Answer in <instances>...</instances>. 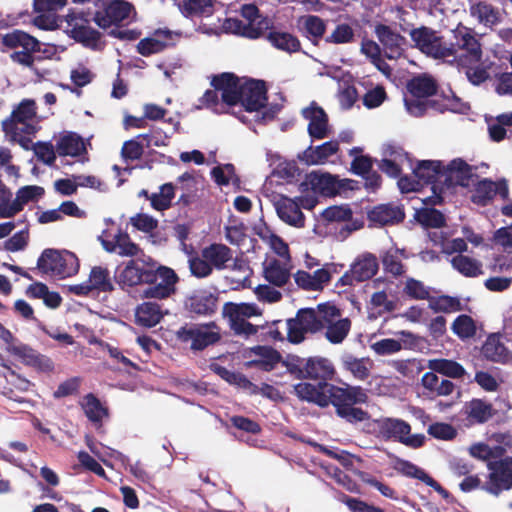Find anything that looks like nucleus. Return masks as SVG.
Masks as SVG:
<instances>
[{
  "instance_id": "1",
  "label": "nucleus",
  "mask_w": 512,
  "mask_h": 512,
  "mask_svg": "<svg viewBox=\"0 0 512 512\" xmlns=\"http://www.w3.org/2000/svg\"><path fill=\"white\" fill-rule=\"evenodd\" d=\"M414 47L428 57L445 60L453 57L459 65L480 62L482 48L473 31L459 25L453 30L455 42L447 41L439 32L428 26H420L409 31Z\"/></svg>"
},
{
  "instance_id": "2",
  "label": "nucleus",
  "mask_w": 512,
  "mask_h": 512,
  "mask_svg": "<svg viewBox=\"0 0 512 512\" xmlns=\"http://www.w3.org/2000/svg\"><path fill=\"white\" fill-rule=\"evenodd\" d=\"M294 394L300 400L321 408L333 405L337 416L351 424L364 422L370 418L367 411L355 407L356 404L366 403L368 400L366 392L360 386L340 387L323 382L322 386L314 388L309 382L303 381L294 385Z\"/></svg>"
},
{
  "instance_id": "3",
  "label": "nucleus",
  "mask_w": 512,
  "mask_h": 512,
  "mask_svg": "<svg viewBox=\"0 0 512 512\" xmlns=\"http://www.w3.org/2000/svg\"><path fill=\"white\" fill-rule=\"evenodd\" d=\"M97 7L102 10L96 11L93 21L102 29L111 28L108 35L119 40H136L140 32L131 29H121L122 24L130 18L134 6L125 0H97Z\"/></svg>"
},
{
  "instance_id": "4",
  "label": "nucleus",
  "mask_w": 512,
  "mask_h": 512,
  "mask_svg": "<svg viewBox=\"0 0 512 512\" xmlns=\"http://www.w3.org/2000/svg\"><path fill=\"white\" fill-rule=\"evenodd\" d=\"M1 43L9 49L23 48V50L14 51L10 55L13 62L28 67L39 77H44L48 74L47 70L41 73L39 69L34 66L35 61L43 59L41 56H35L34 54L42 52L46 57H50L55 52L54 46L42 50L41 43L37 38L19 29H15L3 35Z\"/></svg>"
},
{
  "instance_id": "5",
  "label": "nucleus",
  "mask_w": 512,
  "mask_h": 512,
  "mask_svg": "<svg viewBox=\"0 0 512 512\" xmlns=\"http://www.w3.org/2000/svg\"><path fill=\"white\" fill-rule=\"evenodd\" d=\"M287 372L295 379H311L317 383H310L314 388L322 386L323 382L330 383L333 380L336 370L333 363L320 356L302 358L298 355L288 354L282 361Z\"/></svg>"
},
{
  "instance_id": "6",
  "label": "nucleus",
  "mask_w": 512,
  "mask_h": 512,
  "mask_svg": "<svg viewBox=\"0 0 512 512\" xmlns=\"http://www.w3.org/2000/svg\"><path fill=\"white\" fill-rule=\"evenodd\" d=\"M472 178V167L463 159H453L447 166L443 165L441 184L432 187V195L423 200L427 206L442 205L443 194L456 186L468 187Z\"/></svg>"
},
{
  "instance_id": "7",
  "label": "nucleus",
  "mask_w": 512,
  "mask_h": 512,
  "mask_svg": "<svg viewBox=\"0 0 512 512\" xmlns=\"http://www.w3.org/2000/svg\"><path fill=\"white\" fill-rule=\"evenodd\" d=\"M157 263L151 258H135L125 263L115 275V281L124 291L140 285H151L156 282Z\"/></svg>"
},
{
  "instance_id": "8",
  "label": "nucleus",
  "mask_w": 512,
  "mask_h": 512,
  "mask_svg": "<svg viewBox=\"0 0 512 512\" xmlns=\"http://www.w3.org/2000/svg\"><path fill=\"white\" fill-rule=\"evenodd\" d=\"M93 15L89 11L70 8L65 15L67 23L66 32L69 37L84 47L98 50L100 48L101 33L90 26Z\"/></svg>"
},
{
  "instance_id": "9",
  "label": "nucleus",
  "mask_w": 512,
  "mask_h": 512,
  "mask_svg": "<svg viewBox=\"0 0 512 512\" xmlns=\"http://www.w3.org/2000/svg\"><path fill=\"white\" fill-rule=\"evenodd\" d=\"M36 269L42 274L67 278L78 273L79 261L72 252L47 248L38 258Z\"/></svg>"
},
{
  "instance_id": "10",
  "label": "nucleus",
  "mask_w": 512,
  "mask_h": 512,
  "mask_svg": "<svg viewBox=\"0 0 512 512\" xmlns=\"http://www.w3.org/2000/svg\"><path fill=\"white\" fill-rule=\"evenodd\" d=\"M176 338L182 343L190 342V349L202 351L221 340V330L216 322L185 324L176 331Z\"/></svg>"
},
{
  "instance_id": "11",
  "label": "nucleus",
  "mask_w": 512,
  "mask_h": 512,
  "mask_svg": "<svg viewBox=\"0 0 512 512\" xmlns=\"http://www.w3.org/2000/svg\"><path fill=\"white\" fill-rule=\"evenodd\" d=\"M37 106L32 99H23L18 106L13 109L9 118L2 122V129L5 133L17 134L20 129L26 135H33L37 132V127L31 121L36 117Z\"/></svg>"
},
{
  "instance_id": "12",
  "label": "nucleus",
  "mask_w": 512,
  "mask_h": 512,
  "mask_svg": "<svg viewBox=\"0 0 512 512\" xmlns=\"http://www.w3.org/2000/svg\"><path fill=\"white\" fill-rule=\"evenodd\" d=\"M380 435L385 439H394L408 447L419 448L424 445L425 436L410 435L411 426L402 419L385 418L377 421Z\"/></svg>"
},
{
  "instance_id": "13",
  "label": "nucleus",
  "mask_w": 512,
  "mask_h": 512,
  "mask_svg": "<svg viewBox=\"0 0 512 512\" xmlns=\"http://www.w3.org/2000/svg\"><path fill=\"white\" fill-rule=\"evenodd\" d=\"M115 290L114 282L108 268L94 266L91 268L88 279L80 284L69 286V291L76 295L86 297L92 292L111 293Z\"/></svg>"
},
{
  "instance_id": "14",
  "label": "nucleus",
  "mask_w": 512,
  "mask_h": 512,
  "mask_svg": "<svg viewBox=\"0 0 512 512\" xmlns=\"http://www.w3.org/2000/svg\"><path fill=\"white\" fill-rule=\"evenodd\" d=\"M487 467L490 473L482 489L498 496L502 491L512 488V457L490 461Z\"/></svg>"
},
{
  "instance_id": "15",
  "label": "nucleus",
  "mask_w": 512,
  "mask_h": 512,
  "mask_svg": "<svg viewBox=\"0 0 512 512\" xmlns=\"http://www.w3.org/2000/svg\"><path fill=\"white\" fill-rule=\"evenodd\" d=\"M219 297L207 288H199L187 294L183 301L186 312L198 317H210L218 309Z\"/></svg>"
},
{
  "instance_id": "16",
  "label": "nucleus",
  "mask_w": 512,
  "mask_h": 512,
  "mask_svg": "<svg viewBox=\"0 0 512 512\" xmlns=\"http://www.w3.org/2000/svg\"><path fill=\"white\" fill-rule=\"evenodd\" d=\"M404 205L398 202L377 204L367 210V220L370 227L382 228L394 226L405 220Z\"/></svg>"
},
{
  "instance_id": "17",
  "label": "nucleus",
  "mask_w": 512,
  "mask_h": 512,
  "mask_svg": "<svg viewBox=\"0 0 512 512\" xmlns=\"http://www.w3.org/2000/svg\"><path fill=\"white\" fill-rule=\"evenodd\" d=\"M272 21L263 15H260L255 22L244 23L238 18H227L224 22V28L236 35H240L249 39H258L266 37L267 33L272 30Z\"/></svg>"
},
{
  "instance_id": "18",
  "label": "nucleus",
  "mask_w": 512,
  "mask_h": 512,
  "mask_svg": "<svg viewBox=\"0 0 512 512\" xmlns=\"http://www.w3.org/2000/svg\"><path fill=\"white\" fill-rule=\"evenodd\" d=\"M459 414L466 427H473L487 423L497 414V411L490 402L473 398L464 403Z\"/></svg>"
},
{
  "instance_id": "19",
  "label": "nucleus",
  "mask_w": 512,
  "mask_h": 512,
  "mask_svg": "<svg viewBox=\"0 0 512 512\" xmlns=\"http://www.w3.org/2000/svg\"><path fill=\"white\" fill-rule=\"evenodd\" d=\"M178 276L175 271L166 266H158L156 282L148 285L143 291V297L148 299H166L176 291Z\"/></svg>"
},
{
  "instance_id": "20",
  "label": "nucleus",
  "mask_w": 512,
  "mask_h": 512,
  "mask_svg": "<svg viewBox=\"0 0 512 512\" xmlns=\"http://www.w3.org/2000/svg\"><path fill=\"white\" fill-rule=\"evenodd\" d=\"M496 195H499L503 200H507L509 197V186L506 179H500L493 181L488 178L480 180L474 188L471 195V201L479 206H487L494 199Z\"/></svg>"
},
{
  "instance_id": "21",
  "label": "nucleus",
  "mask_w": 512,
  "mask_h": 512,
  "mask_svg": "<svg viewBox=\"0 0 512 512\" xmlns=\"http://www.w3.org/2000/svg\"><path fill=\"white\" fill-rule=\"evenodd\" d=\"M239 103L247 112H258L266 106L267 87L263 80L250 79L242 84Z\"/></svg>"
},
{
  "instance_id": "22",
  "label": "nucleus",
  "mask_w": 512,
  "mask_h": 512,
  "mask_svg": "<svg viewBox=\"0 0 512 512\" xmlns=\"http://www.w3.org/2000/svg\"><path fill=\"white\" fill-rule=\"evenodd\" d=\"M374 33L384 50L385 57L390 60L399 59L404 53L406 39L386 24L375 25Z\"/></svg>"
},
{
  "instance_id": "23",
  "label": "nucleus",
  "mask_w": 512,
  "mask_h": 512,
  "mask_svg": "<svg viewBox=\"0 0 512 512\" xmlns=\"http://www.w3.org/2000/svg\"><path fill=\"white\" fill-rule=\"evenodd\" d=\"M243 82L234 73L224 72L213 76L211 85L221 92V100L228 106H235L241 100Z\"/></svg>"
},
{
  "instance_id": "24",
  "label": "nucleus",
  "mask_w": 512,
  "mask_h": 512,
  "mask_svg": "<svg viewBox=\"0 0 512 512\" xmlns=\"http://www.w3.org/2000/svg\"><path fill=\"white\" fill-rule=\"evenodd\" d=\"M8 351L19 358L24 365L33 367L37 371L51 372L54 369V363L48 356L40 354L28 345L11 346Z\"/></svg>"
},
{
  "instance_id": "25",
  "label": "nucleus",
  "mask_w": 512,
  "mask_h": 512,
  "mask_svg": "<svg viewBox=\"0 0 512 512\" xmlns=\"http://www.w3.org/2000/svg\"><path fill=\"white\" fill-rule=\"evenodd\" d=\"M302 116L309 120L308 134L314 139H324L328 136V116L324 109L312 102L302 110Z\"/></svg>"
},
{
  "instance_id": "26",
  "label": "nucleus",
  "mask_w": 512,
  "mask_h": 512,
  "mask_svg": "<svg viewBox=\"0 0 512 512\" xmlns=\"http://www.w3.org/2000/svg\"><path fill=\"white\" fill-rule=\"evenodd\" d=\"M173 41V32L169 29H156L151 37L141 39L137 46V52L149 57L164 51Z\"/></svg>"
},
{
  "instance_id": "27",
  "label": "nucleus",
  "mask_w": 512,
  "mask_h": 512,
  "mask_svg": "<svg viewBox=\"0 0 512 512\" xmlns=\"http://www.w3.org/2000/svg\"><path fill=\"white\" fill-rule=\"evenodd\" d=\"M326 21L317 15H304L298 19V28L302 36L317 46L326 32Z\"/></svg>"
},
{
  "instance_id": "28",
  "label": "nucleus",
  "mask_w": 512,
  "mask_h": 512,
  "mask_svg": "<svg viewBox=\"0 0 512 512\" xmlns=\"http://www.w3.org/2000/svg\"><path fill=\"white\" fill-rule=\"evenodd\" d=\"M87 419L97 428L102 426L103 419L109 417V409L93 393L86 394L79 402Z\"/></svg>"
},
{
  "instance_id": "29",
  "label": "nucleus",
  "mask_w": 512,
  "mask_h": 512,
  "mask_svg": "<svg viewBox=\"0 0 512 512\" xmlns=\"http://www.w3.org/2000/svg\"><path fill=\"white\" fill-rule=\"evenodd\" d=\"M279 218L288 225L302 228L305 225V216L299 204L291 198L283 197L276 204Z\"/></svg>"
},
{
  "instance_id": "30",
  "label": "nucleus",
  "mask_w": 512,
  "mask_h": 512,
  "mask_svg": "<svg viewBox=\"0 0 512 512\" xmlns=\"http://www.w3.org/2000/svg\"><path fill=\"white\" fill-rule=\"evenodd\" d=\"M443 171V163L440 160H421L413 169L414 176L419 179L422 185L441 184L440 176Z\"/></svg>"
},
{
  "instance_id": "31",
  "label": "nucleus",
  "mask_w": 512,
  "mask_h": 512,
  "mask_svg": "<svg viewBox=\"0 0 512 512\" xmlns=\"http://www.w3.org/2000/svg\"><path fill=\"white\" fill-rule=\"evenodd\" d=\"M469 12L473 18L486 27H493L502 21L500 10L488 0H479L471 4Z\"/></svg>"
},
{
  "instance_id": "32",
  "label": "nucleus",
  "mask_w": 512,
  "mask_h": 512,
  "mask_svg": "<svg viewBox=\"0 0 512 512\" xmlns=\"http://www.w3.org/2000/svg\"><path fill=\"white\" fill-rule=\"evenodd\" d=\"M315 193L323 196H334L339 192L340 185L336 177L329 173L312 172L307 175V182Z\"/></svg>"
},
{
  "instance_id": "33",
  "label": "nucleus",
  "mask_w": 512,
  "mask_h": 512,
  "mask_svg": "<svg viewBox=\"0 0 512 512\" xmlns=\"http://www.w3.org/2000/svg\"><path fill=\"white\" fill-rule=\"evenodd\" d=\"M163 316L162 306L152 301L139 304L135 310L136 322L147 328L156 326Z\"/></svg>"
},
{
  "instance_id": "34",
  "label": "nucleus",
  "mask_w": 512,
  "mask_h": 512,
  "mask_svg": "<svg viewBox=\"0 0 512 512\" xmlns=\"http://www.w3.org/2000/svg\"><path fill=\"white\" fill-rule=\"evenodd\" d=\"M201 256L207 260L212 269L223 270L232 259V250L224 245L213 243L201 250Z\"/></svg>"
},
{
  "instance_id": "35",
  "label": "nucleus",
  "mask_w": 512,
  "mask_h": 512,
  "mask_svg": "<svg viewBox=\"0 0 512 512\" xmlns=\"http://www.w3.org/2000/svg\"><path fill=\"white\" fill-rule=\"evenodd\" d=\"M339 144L336 141H327L313 148L309 146L300 157L307 165L324 163L330 156L337 153Z\"/></svg>"
},
{
  "instance_id": "36",
  "label": "nucleus",
  "mask_w": 512,
  "mask_h": 512,
  "mask_svg": "<svg viewBox=\"0 0 512 512\" xmlns=\"http://www.w3.org/2000/svg\"><path fill=\"white\" fill-rule=\"evenodd\" d=\"M176 5L185 18L209 17L214 12V0H180Z\"/></svg>"
},
{
  "instance_id": "37",
  "label": "nucleus",
  "mask_w": 512,
  "mask_h": 512,
  "mask_svg": "<svg viewBox=\"0 0 512 512\" xmlns=\"http://www.w3.org/2000/svg\"><path fill=\"white\" fill-rule=\"evenodd\" d=\"M407 89L415 98L427 99L437 93L438 85L431 76L421 75L412 78L407 83Z\"/></svg>"
},
{
  "instance_id": "38",
  "label": "nucleus",
  "mask_w": 512,
  "mask_h": 512,
  "mask_svg": "<svg viewBox=\"0 0 512 512\" xmlns=\"http://www.w3.org/2000/svg\"><path fill=\"white\" fill-rule=\"evenodd\" d=\"M428 368L433 372L452 379H461L466 371L464 367L455 360L437 358L428 360Z\"/></svg>"
},
{
  "instance_id": "39",
  "label": "nucleus",
  "mask_w": 512,
  "mask_h": 512,
  "mask_svg": "<svg viewBox=\"0 0 512 512\" xmlns=\"http://www.w3.org/2000/svg\"><path fill=\"white\" fill-rule=\"evenodd\" d=\"M378 261L373 254H366L357 259L351 266L356 282H363L371 279L378 271Z\"/></svg>"
},
{
  "instance_id": "40",
  "label": "nucleus",
  "mask_w": 512,
  "mask_h": 512,
  "mask_svg": "<svg viewBox=\"0 0 512 512\" xmlns=\"http://www.w3.org/2000/svg\"><path fill=\"white\" fill-rule=\"evenodd\" d=\"M266 39L273 47L288 53H295L301 49L299 39L288 32L269 31Z\"/></svg>"
},
{
  "instance_id": "41",
  "label": "nucleus",
  "mask_w": 512,
  "mask_h": 512,
  "mask_svg": "<svg viewBox=\"0 0 512 512\" xmlns=\"http://www.w3.org/2000/svg\"><path fill=\"white\" fill-rule=\"evenodd\" d=\"M56 148L60 156L77 157L85 152L83 139L76 133H68L62 136L58 140Z\"/></svg>"
},
{
  "instance_id": "42",
  "label": "nucleus",
  "mask_w": 512,
  "mask_h": 512,
  "mask_svg": "<svg viewBox=\"0 0 512 512\" xmlns=\"http://www.w3.org/2000/svg\"><path fill=\"white\" fill-rule=\"evenodd\" d=\"M452 267L461 275L474 278L483 274L482 263L474 258L458 254L451 259Z\"/></svg>"
},
{
  "instance_id": "43",
  "label": "nucleus",
  "mask_w": 512,
  "mask_h": 512,
  "mask_svg": "<svg viewBox=\"0 0 512 512\" xmlns=\"http://www.w3.org/2000/svg\"><path fill=\"white\" fill-rule=\"evenodd\" d=\"M482 354L486 359L497 363H506L509 360L507 348L496 337H488L482 346Z\"/></svg>"
},
{
  "instance_id": "44",
  "label": "nucleus",
  "mask_w": 512,
  "mask_h": 512,
  "mask_svg": "<svg viewBox=\"0 0 512 512\" xmlns=\"http://www.w3.org/2000/svg\"><path fill=\"white\" fill-rule=\"evenodd\" d=\"M263 275L270 284L277 287H283L290 278L289 271L277 259L271 260L264 266Z\"/></svg>"
},
{
  "instance_id": "45",
  "label": "nucleus",
  "mask_w": 512,
  "mask_h": 512,
  "mask_svg": "<svg viewBox=\"0 0 512 512\" xmlns=\"http://www.w3.org/2000/svg\"><path fill=\"white\" fill-rule=\"evenodd\" d=\"M355 30L348 23H338L333 31L324 38L325 43L342 45L355 41Z\"/></svg>"
},
{
  "instance_id": "46",
  "label": "nucleus",
  "mask_w": 512,
  "mask_h": 512,
  "mask_svg": "<svg viewBox=\"0 0 512 512\" xmlns=\"http://www.w3.org/2000/svg\"><path fill=\"white\" fill-rule=\"evenodd\" d=\"M325 328V336L327 340L332 344H340L350 332L351 320L349 318L339 319L330 323Z\"/></svg>"
},
{
  "instance_id": "47",
  "label": "nucleus",
  "mask_w": 512,
  "mask_h": 512,
  "mask_svg": "<svg viewBox=\"0 0 512 512\" xmlns=\"http://www.w3.org/2000/svg\"><path fill=\"white\" fill-rule=\"evenodd\" d=\"M114 248L117 249V254L122 257H137L144 255L143 250L138 244L134 243L127 233H118L115 236Z\"/></svg>"
},
{
  "instance_id": "48",
  "label": "nucleus",
  "mask_w": 512,
  "mask_h": 512,
  "mask_svg": "<svg viewBox=\"0 0 512 512\" xmlns=\"http://www.w3.org/2000/svg\"><path fill=\"white\" fill-rule=\"evenodd\" d=\"M175 189L172 183H165L160 187L159 193L150 196L151 206L157 211H164L171 207Z\"/></svg>"
},
{
  "instance_id": "49",
  "label": "nucleus",
  "mask_w": 512,
  "mask_h": 512,
  "mask_svg": "<svg viewBox=\"0 0 512 512\" xmlns=\"http://www.w3.org/2000/svg\"><path fill=\"white\" fill-rule=\"evenodd\" d=\"M429 307L434 312L444 313L458 312L463 309L460 299L449 295L431 298Z\"/></svg>"
},
{
  "instance_id": "50",
  "label": "nucleus",
  "mask_w": 512,
  "mask_h": 512,
  "mask_svg": "<svg viewBox=\"0 0 512 512\" xmlns=\"http://www.w3.org/2000/svg\"><path fill=\"white\" fill-rule=\"evenodd\" d=\"M394 469L408 478L418 479L425 484L431 477L424 469L404 459H397Z\"/></svg>"
},
{
  "instance_id": "51",
  "label": "nucleus",
  "mask_w": 512,
  "mask_h": 512,
  "mask_svg": "<svg viewBox=\"0 0 512 512\" xmlns=\"http://www.w3.org/2000/svg\"><path fill=\"white\" fill-rule=\"evenodd\" d=\"M343 368L352 373V375L359 379L365 380L369 376V369L365 365L364 359H358L351 354H345L341 358Z\"/></svg>"
},
{
  "instance_id": "52",
  "label": "nucleus",
  "mask_w": 512,
  "mask_h": 512,
  "mask_svg": "<svg viewBox=\"0 0 512 512\" xmlns=\"http://www.w3.org/2000/svg\"><path fill=\"white\" fill-rule=\"evenodd\" d=\"M382 264L384 270L394 277L402 276L405 273L398 249L386 251L382 257Z\"/></svg>"
},
{
  "instance_id": "53",
  "label": "nucleus",
  "mask_w": 512,
  "mask_h": 512,
  "mask_svg": "<svg viewBox=\"0 0 512 512\" xmlns=\"http://www.w3.org/2000/svg\"><path fill=\"white\" fill-rule=\"evenodd\" d=\"M258 314L257 308L253 304L248 303H232L227 302L223 306L224 317L249 318Z\"/></svg>"
},
{
  "instance_id": "54",
  "label": "nucleus",
  "mask_w": 512,
  "mask_h": 512,
  "mask_svg": "<svg viewBox=\"0 0 512 512\" xmlns=\"http://www.w3.org/2000/svg\"><path fill=\"white\" fill-rule=\"evenodd\" d=\"M452 330L459 338L467 339L475 336L476 325L472 317L462 314L454 320Z\"/></svg>"
},
{
  "instance_id": "55",
  "label": "nucleus",
  "mask_w": 512,
  "mask_h": 512,
  "mask_svg": "<svg viewBox=\"0 0 512 512\" xmlns=\"http://www.w3.org/2000/svg\"><path fill=\"white\" fill-rule=\"evenodd\" d=\"M45 193V190L41 186L37 185H28L21 187L17 193L16 198L14 199L15 203H18L20 206V211L23 210L24 206L30 202L37 200L42 197Z\"/></svg>"
},
{
  "instance_id": "56",
  "label": "nucleus",
  "mask_w": 512,
  "mask_h": 512,
  "mask_svg": "<svg viewBox=\"0 0 512 512\" xmlns=\"http://www.w3.org/2000/svg\"><path fill=\"white\" fill-rule=\"evenodd\" d=\"M403 293L411 299L415 300H429L430 292L421 281L414 278H408L406 280Z\"/></svg>"
},
{
  "instance_id": "57",
  "label": "nucleus",
  "mask_w": 512,
  "mask_h": 512,
  "mask_svg": "<svg viewBox=\"0 0 512 512\" xmlns=\"http://www.w3.org/2000/svg\"><path fill=\"white\" fill-rule=\"evenodd\" d=\"M296 315L302 321V324L310 333H317L323 330V325L318 319L316 309L314 308H302L299 309Z\"/></svg>"
},
{
  "instance_id": "58",
  "label": "nucleus",
  "mask_w": 512,
  "mask_h": 512,
  "mask_svg": "<svg viewBox=\"0 0 512 512\" xmlns=\"http://www.w3.org/2000/svg\"><path fill=\"white\" fill-rule=\"evenodd\" d=\"M393 368L403 377L415 378L423 369L417 359L396 360L392 364Z\"/></svg>"
},
{
  "instance_id": "59",
  "label": "nucleus",
  "mask_w": 512,
  "mask_h": 512,
  "mask_svg": "<svg viewBox=\"0 0 512 512\" xmlns=\"http://www.w3.org/2000/svg\"><path fill=\"white\" fill-rule=\"evenodd\" d=\"M188 264L191 274L196 278H206L213 273L212 266L207 260L197 254L189 257Z\"/></svg>"
},
{
  "instance_id": "60",
  "label": "nucleus",
  "mask_w": 512,
  "mask_h": 512,
  "mask_svg": "<svg viewBox=\"0 0 512 512\" xmlns=\"http://www.w3.org/2000/svg\"><path fill=\"white\" fill-rule=\"evenodd\" d=\"M310 333L296 315L287 320V339L293 344H299L305 339V334Z\"/></svg>"
},
{
  "instance_id": "61",
  "label": "nucleus",
  "mask_w": 512,
  "mask_h": 512,
  "mask_svg": "<svg viewBox=\"0 0 512 512\" xmlns=\"http://www.w3.org/2000/svg\"><path fill=\"white\" fill-rule=\"evenodd\" d=\"M70 78L72 83L75 85L74 88L70 89L71 92L80 95L81 91L78 88H82L90 84L94 75L87 67L81 66L71 71Z\"/></svg>"
},
{
  "instance_id": "62",
  "label": "nucleus",
  "mask_w": 512,
  "mask_h": 512,
  "mask_svg": "<svg viewBox=\"0 0 512 512\" xmlns=\"http://www.w3.org/2000/svg\"><path fill=\"white\" fill-rule=\"evenodd\" d=\"M419 221L431 228H441L445 225V217L443 213L435 208H426L420 211Z\"/></svg>"
},
{
  "instance_id": "63",
  "label": "nucleus",
  "mask_w": 512,
  "mask_h": 512,
  "mask_svg": "<svg viewBox=\"0 0 512 512\" xmlns=\"http://www.w3.org/2000/svg\"><path fill=\"white\" fill-rule=\"evenodd\" d=\"M144 153V144L137 139H130L123 143L121 156L124 160L135 161L141 159Z\"/></svg>"
},
{
  "instance_id": "64",
  "label": "nucleus",
  "mask_w": 512,
  "mask_h": 512,
  "mask_svg": "<svg viewBox=\"0 0 512 512\" xmlns=\"http://www.w3.org/2000/svg\"><path fill=\"white\" fill-rule=\"evenodd\" d=\"M316 312L318 319L323 325V329L330 323L335 322L337 317H340L341 311L335 305L330 303H321L317 305Z\"/></svg>"
}]
</instances>
